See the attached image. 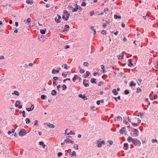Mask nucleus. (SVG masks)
<instances>
[{"label": "nucleus", "mask_w": 158, "mask_h": 158, "mask_svg": "<svg viewBox=\"0 0 158 158\" xmlns=\"http://www.w3.org/2000/svg\"><path fill=\"white\" fill-rule=\"evenodd\" d=\"M41 98L42 99L44 100V99H46L47 98V97L46 95H42L41 96Z\"/></svg>", "instance_id": "nucleus-21"}, {"label": "nucleus", "mask_w": 158, "mask_h": 158, "mask_svg": "<svg viewBox=\"0 0 158 158\" xmlns=\"http://www.w3.org/2000/svg\"><path fill=\"white\" fill-rule=\"evenodd\" d=\"M124 92V94L126 95L130 93L129 91L127 89L125 90Z\"/></svg>", "instance_id": "nucleus-35"}, {"label": "nucleus", "mask_w": 158, "mask_h": 158, "mask_svg": "<svg viewBox=\"0 0 158 158\" xmlns=\"http://www.w3.org/2000/svg\"><path fill=\"white\" fill-rule=\"evenodd\" d=\"M63 13L66 16V18H65V20L67 21L69 18L70 14L66 10H64L63 11Z\"/></svg>", "instance_id": "nucleus-3"}, {"label": "nucleus", "mask_w": 158, "mask_h": 158, "mask_svg": "<svg viewBox=\"0 0 158 158\" xmlns=\"http://www.w3.org/2000/svg\"><path fill=\"white\" fill-rule=\"evenodd\" d=\"M46 29L44 30H40V32L42 34H44L45 33Z\"/></svg>", "instance_id": "nucleus-28"}, {"label": "nucleus", "mask_w": 158, "mask_h": 158, "mask_svg": "<svg viewBox=\"0 0 158 158\" xmlns=\"http://www.w3.org/2000/svg\"><path fill=\"white\" fill-rule=\"evenodd\" d=\"M85 73H86L85 76V78H86L88 77L89 76V75L90 74L89 73V71H86Z\"/></svg>", "instance_id": "nucleus-32"}, {"label": "nucleus", "mask_w": 158, "mask_h": 158, "mask_svg": "<svg viewBox=\"0 0 158 158\" xmlns=\"http://www.w3.org/2000/svg\"><path fill=\"white\" fill-rule=\"evenodd\" d=\"M89 65V63L88 62H84L83 65L85 66H87Z\"/></svg>", "instance_id": "nucleus-45"}, {"label": "nucleus", "mask_w": 158, "mask_h": 158, "mask_svg": "<svg viewBox=\"0 0 158 158\" xmlns=\"http://www.w3.org/2000/svg\"><path fill=\"white\" fill-rule=\"evenodd\" d=\"M114 18L115 19H121V17L120 15L118 16L116 15H115L114 16Z\"/></svg>", "instance_id": "nucleus-22"}, {"label": "nucleus", "mask_w": 158, "mask_h": 158, "mask_svg": "<svg viewBox=\"0 0 158 158\" xmlns=\"http://www.w3.org/2000/svg\"><path fill=\"white\" fill-rule=\"evenodd\" d=\"M25 121L27 124H28L30 122V120L28 118H26L25 119Z\"/></svg>", "instance_id": "nucleus-34"}, {"label": "nucleus", "mask_w": 158, "mask_h": 158, "mask_svg": "<svg viewBox=\"0 0 158 158\" xmlns=\"http://www.w3.org/2000/svg\"><path fill=\"white\" fill-rule=\"evenodd\" d=\"M78 97L81 98H83L84 100H86L87 99L86 98L85 96H83L81 94H79L78 95Z\"/></svg>", "instance_id": "nucleus-23"}, {"label": "nucleus", "mask_w": 158, "mask_h": 158, "mask_svg": "<svg viewBox=\"0 0 158 158\" xmlns=\"http://www.w3.org/2000/svg\"><path fill=\"white\" fill-rule=\"evenodd\" d=\"M73 148L76 150H77L78 149V146L77 144H75L73 146Z\"/></svg>", "instance_id": "nucleus-33"}, {"label": "nucleus", "mask_w": 158, "mask_h": 158, "mask_svg": "<svg viewBox=\"0 0 158 158\" xmlns=\"http://www.w3.org/2000/svg\"><path fill=\"white\" fill-rule=\"evenodd\" d=\"M76 152L74 151H73L72 152L70 153L69 154L71 156H74L76 154Z\"/></svg>", "instance_id": "nucleus-29"}, {"label": "nucleus", "mask_w": 158, "mask_h": 158, "mask_svg": "<svg viewBox=\"0 0 158 158\" xmlns=\"http://www.w3.org/2000/svg\"><path fill=\"white\" fill-rule=\"evenodd\" d=\"M133 132L134 134H135L136 135V136H138L139 135V131L138 130L136 129H133Z\"/></svg>", "instance_id": "nucleus-7"}, {"label": "nucleus", "mask_w": 158, "mask_h": 158, "mask_svg": "<svg viewBox=\"0 0 158 158\" xmlns=\"http://www.w3.org/2000/svg\"><path fill=\"white\" fill-rule=\"evenodd\" d=\"M101 142L99 140H97V143L98 144L97 145V147L99 148H100L102 147V144L101 143H100Z\"/></svg>", "instance_id": "nucleus-18"}, {"label": "nucleus", "mask_w": 158, "mask_h": 158, "mask_svg": "<svg viewBox=\"0 0 158 158\" xmlns=\"http://www.w3.org/2000/svg\"><path fill=\"white\" fill-rule=\"evenodd\" d=\"M132 124L133 125V126H138L139 125V124L138 123H132Z\"/></svg>", "instance_id": "nucleus-49"}, {"label": "nucleus", "mask_w": 158, "mask_h": 158, "mask_svg": "<svg viewBox=\"0 0 158 158\" xmlns=\"http://www.w3.org/2000/svg\"><path fill=\"white\" fill-rule=\"evenodd\" d=\"M75 134L72 131H70V132L68 134H67V135H75Z\"/></svg>", "instance_id": "nucleus-47"}, {"label": "nucleus", "mask_w": 158, "mask_h": 158, "mask_svg": "<svg viewBox=\"0 0 158 158\" xmlns=\"http://www.w3.org/2000/svg\"><path fill=\"white\" fill-rule=\"evenodd\" d=\"M35 123L34 124V125L35 126H37L38 125V120H35Z\"/></svg>", "instance_id": "nucleus-46"}, {"label": "nucleus", "mask_w": 158, "mask_h": 158, "mask_svg": "<svg viewBox=\"0 0 158 158\" xmlns=\"http://www.w3.org/2000/svg\"><path fill=\"white\" fill-rule=\"evenodd\" d=\"M136 83H135L133 81H131L130 84V87L135 86L136 85Z\"/></svg>", "instance_id": "nucleus-15"}, {"label": "nucleus", "mask_w": 158, "mask_h": 158, "mask_svg": "<svg viewBox=\"0 0 158 158\" xmlns=\"http://www.w3.org/2000/svg\"><path fill=\"white\" fill-rule=\"evenodd\" d=\"M132 60L131 59H129L128 60V62H129V63L128 64V65L129 67H131V66L133 65V64L132 63Z\"/></svg>", "instance_id": "nucleus-5"}, {"label": "nucleus", "mask_w": 158, "mask_h": 158, "mask_svg": "<svg viewBox=\"0 0 158 158\" xmlns=\"http://www.w3.org/2000/svg\"><path fill=\"white\" fill-rule=\"evenodd\" d=\"M94 10L90 12L89 15L91 16H92L94 14Z\"/></svg>", "instance_id": "nucleus-43"}, {"label": "nucleus", "mask_w": 158, "mask_h": 158, "mask_svg": "<svg viewBox=\"0 0 158 158\" xmlns=\"http://www.w3.org/2000/svg\"><path fill=\"white\" fill-rule=\"evenodd\" d=\"M106 26H107V25H106V23H104L102 25V26L104 28H105L106 27Z\"/></svg>", "instance_id": "nucleus-61"}, {"label": "nucleus", "mask_w": 158, "mask_h": 158, "mask_svg": "<svg viewBox=\"0 0 158 158\" xmlns=\"http://www.w3.org/2000/svg\"><path fill=\"white\" fill-rule=\"evenodd\" d=\"M53 79L54 80V81H55L58 79V77H53Z\"/></svg>", "instance_id": "nucleus-53"}, {"label": "nucleus", "mask_w": 158, "mask_h": 158, "mask_svg": "<svg viewBox=\"0 0 158 158\" xmlns=\"http://www.w3.org/2000/svg\"><path fill=\"white\" fill-rule=\"evenodd\" d=\"M47 126L50 128H54L55 127V126L52 124H51L50 123H47Z\"/></svg>", "instance_id": "nucleus-9"}, {"label": "nucleus", "mask_w": 158, "mask_h": 158, "mask_svg": "<svg viewBox=\"0 0 158 158\" xmlns=\"http://www.w3.org/2000/svg\"><path fill=\"white\" fill-rule=\"evenodd\" d=\"M62 75L64 77H65L66 76H67V74L65 73H62Z\"/></svg>", "instance_id": "nucleus-57"}, {"label": "nucleus", "mask_w": 158, "mask_h": 158, "mask_svg": "<svg viewBox=\"0 0 158 158\" xmlns=\"http://www.w3.org/2000/svg\"><path fill=\"white\" fill-rule=\"evenodd\" d=\"M133 140L134 141H132V143H133L134 145L135 146L137 145L138 144H139V145L140 144V142L139 140H138L137 139H134Z\"/></svg>", "instance_id": "nucleus-2"}, {"label": "nucleus", "mask_w": 158, "mask_h": 158, "mask_svg": "<svg viewBox=\"0 0 158 158\" xmlns=\"http://www.w3.org/2000/svg\"><path fill=\"white\" fill-rule=\"evenodd\" d=\"M128 148V144L127 143H125L124 144L123 149L125 150H127Z\"/></svg>", "instance_id": "nucleus-8"}, {"label": "nucleus", "mask_w": 158, "mask_h": 158, "mask_svg": "<svg viewBox=\"0 0 158 158\" xmlns=\"http://www.w3.org/2000/svg\"><path fill=\"white\" fill-rule=\"evenodd\" d=\"M27 133V131L24 129H22L19 132V135L23 136Z\"/></svg>", "instance_id": "nucleus-1"}, {"label": "nucleus", "mask_w": 158, "mask_h": 158, "mask_svg": "<svg viewBox=\"0 0 158 158\" xmlns=\"http://www.w3.org/2000/svg\"><path fill=\"white\" fill-rule=\"evenodd\" d=\"M70 139L68 138H67L65 139L64 140V142L66 143H69L70 142Z\"/></svg>", "instance_id": "nucleus-27"}, {"label": "nucleus", "mask_w": 158, "mask_h": 158, "mask_svg": "<svg viewBox=\"0 0 158 158\" xmlns=\"http://www.w3.org/2000/svg\"><path fill=\"white\" fill-rule=\"evenodd\" d=\"M108 143H109L110 145H112L113 143V141L111 140H108Z\"/></svg>", "instance_id": "nucleus-42"}, {"label": "nucleus", "mask_w": 158, "mask_h": 158, "mask_svg": "<svg viewBox=\"0 0 158 158\" xmlns=\"http://www.w3.org/2000/svg\"><path fill=\"white\" fill-rule=\"evenodd\" d=\"M126 130V128L125 127H122L119 131V133L121 134H123L124 133Z\"/></svg>", "instance_id": "nucleus-6"}, {"label": "nucleus", "mask_w": 158, "mask_h": 158, "mask_svg": "<svg viewBox=\"0 0 158 158\" xmlns=\"http://www.w3.org/2000/svg\"><path fill=\"white\" fill-rule=\"evenodd\" d=\"M156 64L157 65L156 67H155V68H156V69H158V61H157L156 62Z\"/></svg>", "instance_id": "nucleus-64"}, {"label": "nucleus", "mask_w": 158, "mask_h": 158, "mask_svg": "<svg viewBox=\"0 0 158 158\" xmlns=\"http://www.w3.org/2000/svg\"><path fill=\"white\" fill-rule=\"evenodd\" d=\"M59 71L58 70H55V69H52V74H55L56 73H59Z\"/></svg>", "instance_id": "nucleus-17"}, {"label": "nucleus", "mask_w": 158, "mask_h": 158, "mask_svg": "<svg viewBox=\"0 0 158 158\" xmlns=\"http://www.w3.org/2000/svg\"><path fill=\"white\" fill-rule=\"evenodd\" d=\"M120 119H121V121L122 120V118L120 116H118L116 118H114V120L116 121H118V120H120Z\"/></svg>", "instance_id": "nucleus-14"}, {"label": "nucleus", "mask_w": 158, "mask_h": 158, "mask_svg": "<svg viewBox=\"0 0 158 158\" xmlns=\"http://www.w3.org/2000/svg\"><path fill=\"white\" fill-rule=\"evenodd\" d=\"M133 140H134V139H133L130 136H129V137H128L127 139V141L128 142H131L132 143V141H134Z\"/></svg>", "instance_id": "nucleus-12"}, {"label": "nucleus", "mask_w": 158, "mask_h": 158, "mask_svg": "<svg viewBox=\"0 0 158 158\" xmlns=\"http://www.w3.org/2000/svg\"><path fill=\"white\" fill-rule=\"evenodd\" d=\"M63 65L64 66V68L67 69L69 68V67H67L66 64H64Z\"/></svg>", "instance_id": "nucleus-59"}, {"label": "nucleus", "mask_w": 158, "mask_h": 158, "mask_svg": "<svg viewBox=\"0 0 158 158\" xmlns=\"http://www.w3.org/2000/svg\"><path fill=\"white\" fill-rule=\"evenodd\" d=\"M85 72V70L84 69H81L80 70V73H82Z\"/></svg>", "instance_id": "nucleus-48"}, {"label": "nucleus", "mask_w": 158, "mask_h": 158, "mask_svg": "<svg viewBox=\"0 0 158 158\" xmlns=\"http://www.w3.org/2000/svg\"><path fill=\"white\" fill-rule=\"evenodd\" d=\"M101 33L102 34L105 35L106 34V31L104 30H102L101 31Z\"/></svg>", "instance_id": "nucleus-36"}, {"label": "nucleus", "mask_w": 158, "mask_h": 158, "mask_svg": "<svg viewBox=\"0 0 158 158\" xmlns=\"http://www.w3.org/2000/svg\"><path fill=\"white\" fill-rule=\"evenodd\" d=\"M140 115V117L141 118L143 117V113H141V112H140L139 113Z\"/></svg>", "instance_id": "nucleus-54"}, {"label": "nucleus", "mask_w": 158, "mask_h": 158, "mask_svg": "<svg viewBox=\"0 0 158 158\" xmlns=\"http://www.w3.org/2000/svg\"><path fill=\"white\" fill-rule=\"evenodd\" d=\"M62 153L61 152H59L57 154V156H58L60 157L62 156Z\"/></svg>", "instance_id": "nucleus-52"}, {"label": "nucleus", "mask_w": 158, "mask_h": 158, "mask_svg": "<svg viewBox=\"0 0 158 158\" xmlns=\"http://www.w3.org/2000/svg\"><path fill=\"white\" fill-rule=\"evenodd\" d=\"M136 92L137 93H141L142 92V90L140 88H138L137 89Z\"/></svg>", "instance_id": "nucleus-31"}, {"label": "nucleus", "mask_w": 158, "mask_h": 158, "mask_svg": "<svg viewBox=\"0 0 158 158\" xmlns=\"http://www.w3.org/2000/svg\"><path fill=\"white\" fill-rule=\"evenodd\" d=\"M118 31H117L116 32H114V31H112L111 32V33H114V34L115 35H117L118 33Z\"/></svg>", "instance_id": "nucleus-44"}, {"label": "nucleus", "mask_w": 158, "mask_h": 158, "mask_svg": "<svg viewBox=\"0 0 158 158\" xmlns=\"http://www.w3.org/2000/svg\"><path fill=\"white\" fill-rule=\"evenodd\" d=\"M70 27L68 25H65L64 26V28L63 30V31L64 32L65 31H67V29L69 28Z\"/></svg>", "instance_id": "nucleus-11"}, {"label": "nucleus", "mask_w": 158, "mask_h": 158, "mask_svg": "<svg viewBox=\"0 0 158 158\" xmlns=\"http://www.w3.org/2000/svg\"><path fill=\"white\" fill-rule=\"evenodd\" d=\"M103 83H104V82H103L102 81H100V82H99L98 84V86H101V85H102L103 84Z\"/></svg>", "instance_id": "nucleus-40"}, {"label": "nucleus", "mask_w": 158, "mask_h": 158, "mask_svg": "<svg viewBox=\"0 0 158 158\" xmlns=\"http://www.w3.org/2000/svg\"><path fill=\"white\" fill-rule=\"evenodd\" d=\"M56 94V92L55 90H52L51 92V93L52 95H53V96L55 95Z\"/></svg>", "instance_id": "nucleus-25"}, {"label": "nucleus", "mask_w": 158, "mask_h": 158, "mask_svg": "<svg viewBox=\"0 0 158 158\" xmlns=\"http://www.w3.org/2000/svg\"><path fill=\"white\" fill-rule=\"evenodd\" d=\"M152 143H156V142L157 143V140L156 139H152Z\"/></svg>", "instance_id": "nucleus-41"}, {"label": "nucleus", "mask_w": 158, "mask_h": 158, "mask_svg": "<svg viewBox=\"0 0 158 158\" xmlns=\"http://www.w3.org/2000/svg\"><path fill=\"white\" fill-rule=\"evenodd\" d=\"M62 90H64L67 88V87L65 85H64L62 86Z\"/></svg>", "instance_id": "nucleus-39"}, {"label": "nucleus", "mask_w": 158, "mask_h": 158, "mask_svg": "<svg viewBox=\"0 0 158 158\" xmlns=\"http://www.w3.org/2000/svg\"><path fill=\"white\" fill-rule=\"evenodd\" d=\"M158 98V96L157 95H155L153 96V99H156Z\"/></svg>", "instance_id": "nucleus-51"}, {"label": "nucleus", "mask_w": 158, "mask_h": 158, "mask_svg": "<svg viewBox=\"0 0 158 158\" xmlns=\"http://www.w3.org/2000/svg\"><path fill=\"white\" fill-rule=\"evenodd\" d=\"M67 8L69 10H72V9L73 8V7L71 6H69L68 7H67Z\"/></svg>", "instance_id": "nucleus-58"}, {"label": "nucleus", "mask_w": 158, "mask_h": 158, "mask_svg": "<svg viewBox=\"0 0 158 158\" xmlns=\"http://www.w3.org/2000/svg\"><path fill=\"white\" fill-rule=\"evenodd\" d=\"M76 8H77V10L78 9H79L80 10H81L82 9V8H81V7L80 6H78V7H76Z\"/></svg>", "instance_id": "nucleus-60"}, {"label": "nucleus", "mask_w": 158, "mask_h": 158, "mask_svg": "<svg viewBox=\"0 0 158 158\" xmlns=\"http://www.w3.org/2000/svg\"><path fill=\"white\" fill-rule=\"evenodd\" d=\"M44 144V142L42 141H41L39 142V144L40 145H42Z\"/></svg>", "instance_id": "nucleus-62"}, {"label": "nucleus", "mask_w": 158, "mask_h": 158, "mask_svg": "<svg viewBox=\"0 0 158 158\" xmlns=\"http://www.w3.org/2000/svg\"><path fill=\"white\" fill-rule=\"evenodd\" d=\"M101 69H102V71H101L102 73H105L106 72V71L104 69L105 66L103 65H102L101 66Z\"/></svg>", "instance_id": "nucleus-10"}, {"label": "nucleus", "mask_w": 158, "mask_h": 158, "mask_svg": "<svg viewBox=\"0 0 158 158\" xmlns=\"http://www.w3.org/2000/svg\"><path fill=\"white\" fill-rule=\"evenodd\" d=\"M69 45H66L65 47H64V48L65 49H67V48H69Z\"/></svg>", "instance_id": "nucleus-63"}, {"label": "nucleus", "mask_w": 158, "mask_h": 158, "mask_svg": "<svg viewBox=\"0 0 158 158\" xmlns=\"http://www.w3.org/2000/svg\"><path fill=\"white\" fill-rule=\"evenodd\" d=\"M12 94H15L17 96H19V93L18 92L16 91H15L12 93Z\"/></svg>", "instance_id": "nucleus-24"}, {"label": "nucleus", "mask_w": 158, "mask_h": 158, "mask_svg": "<svg viewBox=\"0 0 158 158\" xmlns=\"http://www.w3.org/2000/svg\"><path fill=\"white\" fill-rule=\"evenodd\" d=\"M57 15L58 17V19H57L56 18H55V21L56 23H60V19L61 18V17L60 16V15Z\"/></svg>", "instance_id": "nucleus-4"}, {"label": "nucleus", "mask_w": 158, "mask_h": 158, "mask_svg": "<svg viewBox=\"0 0 158 158\" xmlns=\"http://www.w3.org/2000/svg\"><path fill=\"white\" fill-rule=\"evenodd\" d=\"M31 19L30 18H28L27 19L24 20V22L26 23H30L31 21Z\"/></svg>", "instance_id": "nucleus-30"}, {"label": "nucleus", "mask_w": 158, "mask_h": 158, "mask_svg": "<svg viewBox=\"0 0 158 158\" xmlns=\"http://www.w3.org/2000/svg\"><path fill=\"white\" fill-rule=\"evenodd\" d=\"M96 79L94 78H92L90 80V82L92 83L96 84V82H95Z\"/></svg>", "instance_id": "nucleus-13"}, {"label": "nucleus", "mask_w": 158, "mask_h": 158, "mask_svg": "<svg viewBox=\"0 0 158 158\" xmlns=\"http://www.w3.org/2000/svg\"><path fill=\"white\" fill-rule=\"evenodd\" d=\"M22 113L23 114V117H25L26 116L25 115V112L24 111H23L22 112Z\"/></svg>", "instance_id": "nucleus-56"}, {"label": "nucleus", "mask_w": 158, "mask_h": 158, "mask_svg": "<svg viewBox=\"0 0 158 158\" xmlns=\"http://www.w3.org/2000/svg\"><path fill=\"white\" fill-rule=\"evenodd\" d=\"M86 81V80L85 79H84L83 80V84H84V85L85 86V87H87L88 86H89V84H88V83H86V84H85V82Z\"/></svg>", "instance_id": "nucleus-26"}, {"label": "nucleus", "mask_w": 158, "mask_h": 158, "mask_svg": "<svg viewBox=\"0 0 158 158\" xmlns=\"http://www.w3.org/2000/svg\"><path fill=\"white\" fill-rule=\"evenodd\" d=\"M77 10V8H73H73L72 9V12H76Z\"/></svg>", "instance_id": "nucleus-38"}, {"label": "nucleus", "mask_w": 158, "mask_h": 158, "mask_svg": "<svg viewBox=\"0 0 158 158\" xmlns=\"http://www.w3.org/2000/svg\"><path fill=\"white\" fill-rule=\"evenodd\" d=\"M112 92L115 95L118 94V93L116 91V90L115 89H113L112 90Z\"/></svg>", "instance_id": "nucleus-19"}, {"label": "nucleus", "mask_w": 158, "mask_h": 158, "mask_svg": "<svg viewBox=\"0 0 158 158\" xmlns=\"http://www.w3.org/2000/svg\"><path fill=\"white\" fill-rule=\"evenodd\" d=\"M20 102L19 101H16L15 102V106L16 107H17L18 106H19L20 104Z\"/></svg>", "instance_id": "nucleus-20"}, {"label": "nucleus", "mask_w": 158, "mask_h": 158, "mask_svg": "<svg viewBox=\"0 0 158 158\" xmlns=\"http://www.w3.org/2000/svg\"><path fill=\"white\" fill-rule=\"evenodd\" d=\"M124 55L123 54L122 56L119 55L118 57V59L119 60L123 59V58Z\"/></svg>", "instance_id": "nucleus-37"}, {"label": "nucleus", "mask_w": 158, "mask_h": 158, "mask_svg": "<svg viewBox=\"0 0 158 158\" xmlns=\"http://www.w3.org/2000/svg\"><path fill=\"white\" fill-rule=\"evenodd\" d=\"M86 5V3L85 2H83L82 4H81V6H85Z\"/></svg>", "instance_id": "nucleus-50"}, {"label": "nucleus", "mask_w": 158, "mask_h": 158, "mask_svg": "<svg viewBox=\"0 0 158 158\" xmlns=\"http://www.w3.org/2000/svg\"><path fill=\"white\" fill-rule=\"evenodd\" d=\"M26 110L28 111H32V109H31V108H26Z\"/></svg>", "instance_id": "nucleus-55"}, {"label": "nucleus", "mask_w": 158, "mask_h": 158, "mask_svg": "<svg viewBox=\"0 0 158 158\" xmlns=\"http://www.w3.org/2000/svg\"><path fill=\"white\" fill-rule=\"evenodd\" d=\"M78 78L79 77L77 75H76L74 76V77L73 78L72 80L73 82H75V80H76V79Z\"/></svg>", "instance_id": "nucleus-16"}]
</instances>
